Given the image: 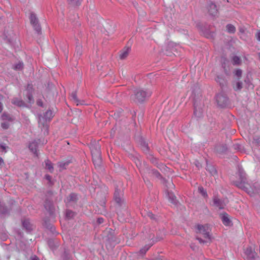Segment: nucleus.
<instances>
[{
  "instance_id": "1",
  "label": "nucleus",
  "mask_w": 260,
  "mask_h": 260,
  "mask_svg": "<svg viewBox=\"0 0 260 260\" xmlns=\"http://www.w3.org/2000/svg\"><path fill=\"white\" fill-rule=\"evenodd\" d=\"M152 94V92L148 89L136 88L134 91V94L131 96V99L136 103H143L147 100Z\"/></svg>"
},
{
  "instance_id": "2",
  "label": "nucleus",
  "mask_w": 260,
  "mask_h": 260,
  "mask_svg": "<svg viewBox=\"0 0 260 260\" xmlns=\"http://www.w3.org/2000/svg\"><path fill=\"white\" fill-rule=\"evenodd\" d=\"M238 173L239 176L240 181H237L235 183V185L239 188L243 189V188L248 185V181L247 180L246 174L244 172L243 168L240 167H238Z\"/></svg>"
},
{
  "instance_id": "3",
  "label": "nucleus",
  "mask_w": 260,
  "mask_h": 260,
  "mask_svg": "<svg viewBox=\"0 0 260 260\" xmlns=\"http://www.w3.org/2000/svg\"><path fill=\"white\" fill-rule=\"evenodd\" d=\"M29 19L30 23L32 25L34 29L35 30L36 32L38 34H41L42 31L41 26L39 23V21L38 17L34 13H30Z\"/></svg>"
},
{
  "instance_id": "4",
  "label": "nucleus",
  "mask_w": 260,
  "mask_h": 260,
  "mask_svg": "<svg viewBox=\"0 0 260 260\" xmlns=\"http://www.w3.org/2000/svg\"><path fill=\"white\" fill-rule=\"evenodd\" d=\"M197 233L202 234L205 239H207L209 241H211V236L210 234L209 228L207 225H197Z\"/></svg>"
},
{
  "instance_id": "5",
  "label": "nucleus",
  "mask_w": 260,
  "mask_h": 260,
  "mask_svg": "<svg viewBox=\"0 0 260 260\" xmlns=\"http://www.w3.org/2000/svg\"><path fill=\"white\" fill-rule=\"evenodd\" d=\"M52 117V112L50 110H47L44 114V116L42 115H39V124L47 129L46 123L47 121H50Z\"/></svg>"
},
{
  "instance_id": "6",
  "label": "nucleus",
  "mask_w": 260,
  "mask_h": 260,
  "mask_svg": "<svg viewBox=\"0 0 260 260\" xmlns=\"http://www.w3.org/2000/svg\"><path fill=\"white\" fill-rule=\"evenodd\" d=\"M250 196H252L255 193H258L260 190L259 185L257 183H254L252 184L248 183L243 189Z\"/></svg>"
},
{
  "instance_id": "7",
  "label": "nucleus",
  "mask_w": 260,
  "mask_h": 260,
  "mask_svg": "<svg viewBox=\"0 0 260 260\" xmlns=\"http://www.w3.org/2000/svg\"><path fill=\"white\" fill-rule=\"evenodd\" d=\"M216 101L218 106L222 108L225 107L228 104V98L223 92L216 95Z\"/></svg>"
},
{
  "instance_id": "8",
  "label": "nucleus",
  "mask_w": 260,
  "mask_h": 260,
  "mask_svg": "<svg viewBox=\"0 0 260 260\" xmlns=\"http://www.w3.org/2000/svg\"><path fill=\"white\" fill-rule=\"evenodd\" d=\"M44 207L51 216H55L56 209L52 201L46 199L44 202Z\"/></svg>"
},
{
  "instance_id": "9",
  "label": "nucleus",
  "mask_w": 260,
  "mask_h": 260,
  "mask_svg": "<svg viewBox=\"0 0 260 260\" xmlns=\"http://www.w3.org/2000/svg\"><path fill=\"white\" fill-rule=\"evenodd\" d=\"M245 254L246 256V260H255L257 254L251 247H248L245 250Z\"/></svg>"
},
{
  "instance_id": "10",
  "label": "nucleus",
  "mask_w": 260,
  "mask_h": 260,
  "mask_svg": "<svg viewBox=\"0 0 260 260\" xmlns=\"http://www.w3.org/2000/svg\"><path fill=\"white\" fill-rule=\"evenodd\" d=\"M207 9L210 16L215 17L218 14L216 5L213 2H210L207 6Z\"/></svg>"
},
{
  "instance_id": "11",
  "label": "nucleus",
  "mask_w": 260,
  "mask_h": 260,
  "mask_svg": "<svg viewBox=\"0 0 260 260\" xmlns=\"http://www.w3.org/2000/svg\"><path fill=\"white\" fill-rule=\"evenodd\" d=\"M213 205L219 210L223 209L226 205L224 200L219 199L217 196L213 198Z\"/></svg>"
},
{
  "instance_id": "12",
  "label": "nucleus",
  "mask_w": 260,
  "mask_h": 260,
  "mask_svg": "<svg viewBox=\"0 0 260 260\" xmlns=\"http://www.w3.org/2000/svg\"><path fill=\"white\" fill-rule=\"evenodd\" d=\"M220 216L221 221L224 225L232 226L233 225L232 221L230 219L229 215L226 213L223 212L220 214Z\"/></svg>"
},
{
  "instance_id": "13",
  "label": "nucleus",
  "mask_w": 260,
  "mask_h": 260,
  "mask_svg": "<svg viewBox=\"0 0 260 260\" xmlns=\"http://www.w3.org/2000/svg\"><path fill=\"white\" fill-rule=\"evenodd\" d=\"M39 143L36 141L34 140L30 142L28 145V148L30 151L32 152L36 156H38V148Z\"/></svg>"
},
{
  "instance_id": "14",
  "label": "nucleus",
  "mask_w": 260,
  "mask_h": 260,
  "mask_svg": "<svg viewBox=\"0 0 260 260\" xmlns=\"http://www.w3.org/2000/svg\"><path fill=\"white\" fill-rule=\"evenodd\" d=\"M22 224L23 229L27 232H30L33 229V225L30 223L29 219H24L22 220Z\"/></svg>"
},
{
  "instance_id": "15",
  "label": "nucleus",
  "mask_w": 260,
  "mask_h": 260,
  "mask_svg": "<svg viewBox=\"0 0 260 260\" xmlns=\"http://www.w3.org/2000/svg\"><path fill=\"white\" fill-rule=\"evenodd\" d=\"M92 155V161L95 167H99L102 164L101 153Z\"/></svg>"
},
{
  "instance_id": "16",
  "label": "nucleus",
  "mask_w": 260,
  "mask_h": 260,
  "mask_svg": "<svg viewBox=\"0 0 260 260\" xmlns=\"http://www.w3.org/2000/svg\"><path fill=\"white\" fill-rule=\"evenodd\" d=\"M48 245L52 250H55L59 246L60 243L57 239H49Z\"/></svg>"
},
{
  "instance_id": "17",
  "label": "nucleus",
  "mask_w": 260,
  "mask_h": 260,
  "mask_svg": "<svg viewBox=\"0 0 260 260\" xmlns=\"http://www.w3.org/2000/svg\"><path fill=\"white\" fill-rule=\"evenodd\" d=\"M228 148L225 144H218L215 146V151L218 154H223L227 151Z\"/></svg>"
},
{
  "instance_id": "18",
  "label": "nucleus",
  "mask_w": 260,
  "mask_h": 260,
  "mask_svg": "<svg viewBox=\"0 0 260 260\" xmlns=\"http://www.w3.org/2000/svg\"><path fill=\"white\" fill-rule=\"evenodd\" d=\"M114 199L115 201L119 205H120L122 202V200L120 196V190L118 188H116L114 194Z\"/></svg>"
},
{
  "instance_id": "19",
  "label": "nucleus",
  "mask_w": 260,
  "mask_h": 260,
  "mask_svg": "<svg viewBox=\"0 0 260 260\" xmlns=\"http://www.w3.org/2000/svg\"><path fill=\"white\" fill-rule=\"evenodd\" d=\"M62 260H72V257L70 251L67 248H64L63 252L61 255Z\"/></svg>"
},
{
  "instance_id": "20",
  "label": "nucleus",
  "mask_w": 260,
  "mask_h": 260,
  "mask_svg": "<svg viewBox=\"0 0 260 260\" xmlns=\"http://www.w3.org/2000/svg\"><path fill=\"white\" fill-rule=\"evenodd\" d=\"M90 148L91 154L101 153L100 145L98 144L91 145Z\"/></svg>"
},
{
  "instance_id": "21",
  "label": "nucleus",
  "mask_w": 260,
  "mask_h": 260,
  "mask_svg": "<svg viewBox=\"0 0 260 260\" xmlns=\"http://www.w3.org/2000/svg\"><path fill=\"white\" fill-rule=\"evenodd\" d=\"M11 103L18 107H21L25 105L24 102L21 99L17 98H14L11 101Z\"/></svg>"
},
{
  "instance_id": "22",
  "label": "nucleus",
  "mask_w": 260,
  "mask_h": 260,
  "mask_svg": "<svg viewBox=\"0 0 260 260\" xmlns=\"http://www.w3.org/2000/svg\"><path fill=\"white\" fill-rule=\"evenodd\" d=\"M215 80L221 88L223 87L226 85V81L224 78L221 76H217Z\"/></svg>"
},
{
  "instance_id": "23",
  "label": "nucleus",
  "mask_w": 260,
  "mask_h": 260,
  "mask_svg": "<svg viewBox=\"0 0 260 260\" xmlns=\"http://www.w3.org/2000/svg\"><path fill=\"white\" fill-rule=\"evenodd\" d=\"M71 98L74 102L76 104L77 106L79 105H83L84 102L83 101H80L77 96L76 91L73 92L71 94Z\"/></svg>"
},
{
  "instance_id": "24",
  "label": "nucleus",
  "mask_w": 260,
  "mask_h": 260,
  "mask_svg": "<svg viewBox=\"0 0 260 260\" xmlns=\"http://www.w3.org/2000/svg\"><path fill=\"white\" fill-rule=\"evenodd\" d=\"M129 51H130V48H129V47L124 48L121 51V52L120 54V58L121 59H125L127 57V56L129 53Z\"/></svg>"
},
{
  "instance_id": "25",
  "label": "nucleus",
  "mask_w": 260,
  "mask_h": 260,
  "mask_svg": "<svg viewBox=\"0 0 260 260\" xmlns=\"http://www.w3.org/2000/svg\"><path fill=\"white\" fill-rule=\"evenodd\" d=\"M82 0H67L68 4L71 7H76L80 6Z\"/></svg>"
},
{
  "instance_id": "26",
  "label": "nucleus",
  "mask_w": 260,
  "mask_h": 260,
  "mask_svg": "<svg viewBox=\"0 0 260 260\" xmlns=\"http://www.w3.org/2000/svg\"><path fill=\"white\" fill-rule=\"evenodd\" d=\"M1 119L2 120H7L8 121H13L14 120V118L8 113L7 112H4L2 116H1Z\"/></svg>"
},
{
  "instance_id": "27",
  "label": "nucleus",
  "mask_w": 260,
  "mask_h": 260,
  "mask_svg": "<svg viewBox=\"0 0 260 260\" xmlns=\"http://www.w3.org/2000/svg\"><path fill=\"white\" fill-rule=\"evenodd\" d=\"M198 103L197 101L194 99V114L198 117H200L202 116V112L199 109L198 110Z\"/></svg>"
},
{
  "instance_id": "28",
  "label": "nucleus",
  "mask_w": 260,
  "mask_h": 260,
  "mask_svg": "<svg viewBox=\"0 0 260 260\" xmlns=\"http://www.w3.org/2000/svg\"><path fill=\"white\" fill-rule=\"evenodd\" d=\"M45 162V169L48 170L50 172L52 173L54 170L53 164L49 159L46 160Z\"/></svg>"
},
{
  "instance_id": "29",
  "label": "nucleus",
  "mask_w": 260,
  "mask_h": 260,
  "mask_svg": "<svg viewBox=\"0 0 260 260\" xmlns=\"http://www.w3.org/2000/svg\"><path fill=\"white\" fill-rule=\"evenodd\" d=\"M206 170L213 176L216 174L217 171L215 167L212 165H207Z\"/></svg>"
},
{
  "instance_id": "30",
  "label": "nucleus",
  "mask_w": 260,
  "mask_h": 260,
  "mask_svg": "<svg viewBox=\"0 0 260 260\" xmlns=\"http://www.w3.org/2000/svg\"><path fill=\"white\" fill-rule=\"evenodd\" d=\"M44 226L49 230L53 234L55 233V229L54 226L51 223L47 222V221H45L44 222Z\"/></svg>"
},
{
  "instance_id": "31",
  "label": "nucleus",
  "mask_w": 260,
  "mask_h": 260,
  "mask_svg": "<svg viewBox=\"0 0 260 260\" xmlns=\"http://www.w3.org/2000/svg\"><path fill=\"white\" fill-rule=\"evenodd\" d=\"M168 196L169 200L171 202V203H172L174 204H177L176 197L172 192H168Z\"/></svg>"
},
{
  "instance_id": "32",
  "label": "nucleus",
  "mask_w": 260,
  "mask_h": 260,
  "mask_svg": "<svg viewBox=\"0 0 260 260\" xmlns=\"http://www.w3.org/2000/svg\"><path fill=\"white\" fill-rule=\"evenodd\" d=\"M68 202H76L77 200V195L75 193H71L68 197Z\"/></svg>"
},
{
  "instance_id": "33",
  "label": "nucleus",
  "mask_w": 260,
  "mask_h": 260,
  "mask_svg": "<svg viewBox=\"0 0 260 260\" xmlns=\"http://www.w3.org/2000/svg\"><path fill=\"white\" fill-rule=\"evenodd\" d=\"M232 62L234 65H240L241 63V60L238 56H234L232 58Z\"/></svg>"
},
{
  "instance_id": "34",
  "label": "nucleus",
  "mask_w": 260,
  "mask_h": 260,
  "mask_svg": "<svg viewBox=\"0 0 260 260\" xmlns=\"http://www.w3.org/2000/svg\"><path fill=\"white\" fill-rule=\"evenodd\" d=\"M150 173H151L153 176L159 179H162L163 178L161 176V174L155 170H152L150 171Z\"/></svg>"
},
{
  "instance_id": "35",
  "label": "nucleus",
  "mask_w": 260,
  "mask_h": 260,
  "mask_svg": "<svg viewBox=\"0 0 260 260\" xmlns=\"http://www.w3.org/2000/svg\"><path fill=\"white\" fill-rule=\"evenodd\" d=\"M226 28L227 31L229 33L234 34L236 31L235 27L231 24H228L226 26Z\"/></svg>"
},
{
  "instance_id": "36",
  "label": "nucleus",
  "mask_w": 260,
  "mask_h": 260,
  "mask_svg": "<svg viewBox=\"0 0 260 260\" xmlns=\"http://www.w3.org/2000/svg\"><path fill=\"white\" fill-rule=\"evenodd\" d=\"M198 191L200 193H201L203 197L205 198H207L208 197V194L207 191L204 189L203 187L199 186L198 187Z\"/></svg>"
},
{
  "instance_id": "37",
  "label": "nucleus",
  "mask_w": 260,
  "mask_h": 260,
  "mask_svg": "<svg viewBox=\"0 0 260 260\" xmlns=\"http://www.w3.org/2000/svg\"><path fill=\"white\" fill-rule=\"evenodd\" d=\"M75 216V213L71 210H67L66 212V216L69 219L73 218Z\"/></svg>"
},
{
  "instance_id": "38",
  "label": "nucleus",
  "mask_w": 260,
  "mask_h": 260,
  "mask_svg": "<svg viewBox=\"0 0 260 260\" xmlns=\"http://www.w3.org/2000/svg\"><path fill=\"white\" fill-rule=\"evenodd\" d=\"M150 247L151 245H145L144 247H143L140 250L139 253L142 254H145Z\"/></svg>"
},
{
  "instance_id": "39",
  "label": "nucleus",
  "mask_w": 260,
  "mask_h": 260,
  "mask_svg": "<svg viewBox=\"0 0 260 260\" xmlns=\"http://www.w3.org/2000/svg\"><path fill=\"white\" fill-rule=\"evenodd\" d=\"M23 68V63L22 62H19L18 63L15 64L13 69L15 70H21Z\"/></svg>"
},
{
  "instance_id": "40",
  "label": "nucleus",
  "mask_w": 260,
  "mask_h": 260,
  "mask_svg": "<svg viewBox=\"0 0 260 260\" xmlns=\"http://www.w3.org/2000/svg\"><path fill=\"white\" fill-rule=\"evenodd\" d=\"M70 164V161H67L66 162H59L58 163V166L60 168L62 169H65L66 167L69 165Z\"/></svg>"
},
{
  "instance_id": "41",
  "label": "nucleus",
  "mask_w": 260,
  "mask_h": 260,
  "mask_svg": "<svg viewBox=\"0 0 260 260\" xmlns=\"http://www.w3.org/2000/svg\"><path fill=\"white\" fill-rule=\"evenodd\" d=\"M76 54L78 56L82 54V47L80 45H77L76 48Z\"/></svg>"
},
{
  "instance_id": "42",
  "label": "nucleus",
  "mask_w": 260,
  "mask_h": 260,
  "mask_svg": "<svg viewBox=\"0 0 260 260\" xmlns=\"http://www.w3.org/2000/svg\"><path fill=\"white\" fill-rule=\"evenodd\" d=\"M26 91H27L26 93H33L34 88H33V86H32V84H28L27 85V88H26Z\"/></svg>"
},
{
  "instance_id": "43",
  "label": "nucleus",
  "mask_w": 260,
  "mask_h": 260,
  "mask_svg": "<svg viewBox=\"0 0 260 260\" xmlns=\"http://www.w3.org/2000/svg\"><path fill=\"white\" fill-rule=\"evenodd\" d=\"M242 88V83L238 81L236 83V86L234 88L235 90H240Z\"/></svg>"
},
{
  "instance_id": "44",
  "label": "nucleus",
  "mask_w": 260,
  "mask_h": 260,
  "mask_svg": "<svg viewBox=\"0 0 260 260\" xmlns=\"http://www.w3.org/2000/svg\"><path fill=\"white\" fill-rule=\"evenodd\" d=\"M2 127L4 129H7L10 126V124L7 122H4L1 123Z\"/></svg>"
},
{
  "instance_id": "45",
  "label": "nucleus",
  "mask_w": 260,
  "mask_h": 260,
  "mask_svg": "<svg viewBox=\"0 0 260 260\" xmlns=\"http://www.w3.org/2000/svg\"><path fill=\"white\" fill-rule=\"evenodd\" d=\"M146 215L152 220H156L155 215L151 212H149V211L147 212L146 213Z\"/></svg>"
},
{
  "instance_id": "46",
  "label": "nucleus",
  "mask_w": 260,
  "mask_h": 260,
  "mask_svg": "<svg viewBox=\"0 0 260 260\" xmlns=\"http://www.w3.org/2000/svg\"><path fill=\"white\" fill-rule=\"evenodd\" d=\"M242 71L241 69H237L235 71V75L238 78H240L242 76Z\"/></svg>"
},
{
  "instance_id": "47",
  "label": "nucleus",
  "mask_w": 260,
  "mask_h": 260,
  "mask_svg": "<svg viewBox=\"0 0 260 260\" xmlns=\"http://www.w3.org/2000/svg\"><path fill=\"white\" fill-rule=\"evenodd\" d=\"M26 97L28 99V102L29 103H31L32 101H34L32 93H26Z\"/></svg>"
},
{
  "instance_id": "48",
  "label": "nucleus",
  "mask_w": 260,
  "mask_h": 260,
  "mask_svg": "<svg viewBox=\"0 0 260 260\" xmlns=\"http://www.w3.org/2000/svg\"><path fill=\"white\" fill-rule=\"evenodd\" d=\"M7 148V147L6 146H5V144H0V149L2 150V152H7V150H6Z\"/></svg>"
},
{
  "instance_id": "49",
  "label": "nucleus",
  "mask_w": 260,
  "mask_h": 260,
  "mask_svg": "<svg viewBox=\"0 0 260 260\" xmlns=\"http://www.w3.org/2000/svg\"><path fill=\"white\" fill-rule=\"evenodd\" d=\"M196 239L199 241V242L201 243V244H204L205 243H207L208 242V241L207 240H203L201 238H200L199 237H196Z\"/></svg>"
},
{
  "instance_id": "50",
  "label": "nucleus",
  "mask_w": 260,
  "mask_h": 260,
  "mask_svg": "<svg viewBox=\"0 0 260 260\" xmlns=\"http://www.w3.org/2000/svg\"><path fill=\"white\" fill-rule=\"evenodd\" d=\"M45 178L46 180H47L49 183L51 184V179H52V177L50 175H46L45 176Z\"/></svg>"
},
{
  "instance_id": "51",
  "label": "nucleus",
  "mask_w": 260,
  "mask_h": 260,
  "mask_svg": "<svg viewBox=\"0 0 260 260\" xmlns=\"http://www.w3.org/2000/svg\"><path fill=\"white\" fill-rule=\"evenodd\" d=\"M142 146L144 147V150H146L147 151L148 150L149 148H148V145L146 144L145 142L143 143Z\"/></svg>"
},
{
  "instance_id": "52",
  "label": "nucleus",
  "mask_w": 260,
  "mask_h": 260,
  "mask_svg": "<svg viewBox=\"0 0 260 260\" xmlns=\"http://www.w3.org/2000/svg\"><path fill=\"white\" fill-rule=\"evenodd\" d=\"M97 222L99 224H101L104 222V219L102 217L98 218L97 219Z\"/></svg>"
},
{
  "instance_id": "53",
  "label": "nucleus",
  "mask_w": 260,
  "mask_h": 260,
  "mask_svg": "<svg viewBox=\"0 0 260 260\" xmlns=\"http://www.w3.org/2000/svg\"><path fill=\"white\" fill-rule=\"evenodd\" d=\"M254 141L257 144H260V137L254 138Z\"/></svg>"
},
{
  "instance_id": "54",
  "label": "nucleus",
  "mask_w": 260,
  "mask_h": 260,
  "mask_svg": "<svg viewBox=\"0 0 260 260\" xmlns=\"http://www.w3.org/2000/svg\"><path fill=\"white\" fill-rule=\"evenodd\" d=\"M234 147H235V149L240 150V149H241V146L240 145H239V144H236V145H234Z\"/></svg>"
},
{
  "instance_id": "55",
  "label": "nucleus",
  "mask_w": 260,
  "mask_h": 260,
  "mask_svg": "<svg viewBox=\"0 0 260 260\" xmlns=\"http://www.w3.org/2000/svg\"><path fill=\"white\" fill-rule=\"evenodd\" d=\"M256 37L258 41H260V30H259L256 34Z\"/></svg>"
},
{
  "instance_id": "56",
  "label": "nucleus",
  "mask_w": 260,
  "mask_h": 260,
  "mask_svg": "<svg viewBox=\"0 0 260 260\" xmlns=\"http://www.w3.org/2000/svg\"><path fill=\"white\" fill-rule=\"evenodd\" d=\"M30 260H39V258L37 256L34 255L30 257Z\"/></svg>"
},
{
  "instance_id": "57",
  "label": "nucleus",
  "mask_w": 260,
  "mask_h": 260,
  "mask_svg": "<svg viewBox=\"0 0 260 260\" xmlns=\"http://www.w3.org/2000/svg\"><path fill=\"white\" fill-rule=\"evenodd\" d=\"M3 109V104L1 102H0V113H1Z\"/></svg>"
},
{
  "instance_id": "58",
  "label": "nucleus",
  "mask_w": 260,
  "mask_h": 260,
  "mask_svg": "<svg viewBox=\"0 0 260 260\" xmlns=\"http://www.w3.org/2000/svg\"><path fill=\"white\" fill-rule=\"evenodd\" d=\"M151 260H163V259L161 257H156L155 258L152 259Z\"/></svg>"
},
{
  "instance_id": "59",
  "label": "nucleus",
  "mask_w": 260,
  "mask_h": 260,
  "mask_svg": "<svg viewBox=\"0 0 260 260\" xmlns=\"http://www.w3.org/2000/svg\"><path fill=\"white\" fill-rule=\"evenodd\" d=\"M37 103H38V105L39 106H41V107H43V103H42V102L38 101V102H37Z\"/></svg>"
},
{
  "instance_id": "60",
  "label": "nucleus",
  "mask_w": 260,
  "mask_h": 260,
  "mask_svg": "<svg viewBox=\"0 0 260 260\" xmlns=\"http://www.w3.org/2000/svg\"><path fill=\"white\" fill-rule=\"evenodd\" d=\"M4 164V160H3V159L0 157V165H1L2 164Z\"/></svg>"
},
{
  "instance_id": "61",
  "label": "nucleus",
  "mask_w": 260,
  "mask_h": 260,
  "mask_svg": "<svg viewBox=\"0 0 260 260\" xmlns=\"http://www.w3.org/2000/svg\"><path fill=\"white\" fill-rule=\"evenodd\" d=\"M196 166H197V167H198V168H199V167H200V165L199 162H198V164H196Z\"/></svg>"
},
{
  "instance_id": "62",
  "label": "nucleus",
  "mask_w": 260,
  "mask_h": 260,
  "mask_svg": "<svg viewBox=\"0 0 260 260\" xmlns=\"http://www.w3.org/2000/svg\"><path fill=\"white\" fill-rule=\"evenodd\" d=\"M3 98V95L0 93V100L2 99Z\"/></svg>"
},
{
  "instance_id": "63",
  "label": "nucleus",
  "mask_w": 260,
  "mask_h": 260,
  "mask_svg": "<svg viewBox=\"0 0 260 260\" xmlns=\"http://www.w3.org/2000/svg\"><path fill=\"white\" fill-rule=\"evenodd\" d=\"M248 81H249L248 80L247 81L246 80H245V82H248Z\"/></svg>"
},
{
  "instance_id": "64",
  "label": "nucleus",
  "mask_w": 260,
  "mask_h": 260,
  "mask_svg": "<svg viewBox=\"0 0 260 260\" xmlns=\"http://www.w3.org/2000/svg\"><path fill=\"white\" fill-rule=\"evenodd\" d=\"M259 60H260V53L259 54Z\"/></svg>"
}]
</instances>
